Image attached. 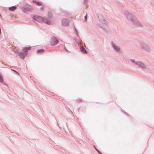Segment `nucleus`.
<instances>
[{"mask_svg": "<svg viewBox=\"0 0 154 154\" xmlns=\"http://www.w3.org/2000/svg\"><path fill=\"white\" fill-rule=\"evenodd\" d=\"M80 50L83 53H87V52L85 50V48L84 47L82 46L80 48Z\"/></svg>", "mask_w": 154, "mask_h": 154, "instance_id": "8", "label": "nucleus"}, {"mask_svg": "<svg viewBox=\"0 0 154 154\" xmlns=\"http://www.w3.org/2000/svg\"><path fill=\"white\" fill-rule=\"evenodd\" d=\"M0 82H3L2 78L0 75Z\"/></svg>", "mask_w": 154, "mask_h": 154, "instance_id": "13", "label": "nucleus"}, {"mask_svg": "<svg viewBox=\"0 0 154 154\" xmlns=\"http://www.w3.org/2000/svg\"><path fill=\"white\" fill-rule=\"evenodd\" d=\"M14 51H15L16 52H17L18 51L17 49H14Z\"/></svg>", "mask_w": 154, "mask_h": 154, "instance_id": "16", "label": "nucleus"}, {"mask_svg": "<svg viewBox=\"0 0 154 154\" xmlns=\"http://www.w3.org/2000/svg\"><path fill=\"white\" fill-rule=\"evenodd\" d=\"M38 53H43L44 51V50L42 49L38 50L37 51Z\"/></svg>", "mask_w": 154, "mask_h": 154, "instance_id": "11", "label": "nucleus"}, {"mask_svg": "<svg viewBox=\"0 0 154 154\" xmlns=\"http://www.w3.org/2000/svg\"><path fill=\"white\" fill-rule=\"evenodd\" d=\"M48 16L49 17L51 18L52 17V14L51 13L49 12L48 13Z\"/></svg>", "mask_w": 154, "mask_h": 154, "instance_id": "12", "label": "nucleus"}, {"mask_svg": "<svg viewBox=\"0 0 154 154\" xmlns=\"http://www.w3.org/2000/svg\"><path fill=\"white\" fill-rule=\"evenodd\" d=\"M77 101H78V102H82V100H80V99H79H79H78V100H77Z\"/></svg>", "mask_w": 154, "mask_h": 154, "instance_id": "15", "label": "nucleus"}, {"mask_svg": "<svg viewBox=\"0 0 154 154\" xmlns=\"http://www.w3.org/2000/svg\"><path fill=\"white\" fill-rule=\"evenodd\" d=\"M113 46L115 48V49L117 51H119V48L118 47H117V46H116L115 44H113Z\"/></svg>", "mask_w": 154, "mask_h": 154, "instance_id": "10", "label": "nucleus"}, {"mask_svg": "<svg viewBox=\"0 0 154 154\" xmlns=\"http://www.w3.org/2000/svg\"><path fill=\"white\" fill-rule=\"evenodd\" d=\"M27 54V53H26V52H23H23H21L19 54V55L21 58L23 59L26 56Z\"/></svg>", "mask_w": 154, "mask_h": 154, "instance_id": "4", "label": "nucleus"}, {"mask_svg": "<svg viewBox=\"0 0 154 154\" xmlns=\"http://www.w3.org/2000/svg\"><path fill=\"white\" fill-rule=\"evenodd\" d=\"M16 8L17 7L16 6H13L12 7H9L8 9L10 11H14L16 9Z\"/></svg>", "mask_w": 154, "mask_h": 154, "instance_id": "6", "label": "nucleus"}, {"mask_svg": "<svg viewBox=\"0 0 154 154\" xmlns=\"http://www.w3.org/2000/svg\"><path fill=\"white\" fill-rule=\"evenodd\" d=\"M58 41L57 40L56 38L54 37L52 38L51 41V43L52 45H55L58 43Z\"/></svg>", "mask_w": 154, "mask_h": 154, "instance_id": "3", "label": "nucleus"}, {"mask_svg": "<svg viewBox=\"0 0 154 154\" xmlns=\"http://www.w3.org/2000/svg\"><path fill=\"white\" fill-rule=\"evenodd\" d=\"M138 65L140 66L141 67L143 68H145V65L143 63H141L140 62H139L137 64Z\"/></svg>", "mask_w": 154, "mask_h": 154, "instance_id": "9", "label": "nucleus"}, {"mask_svg": "<svg viewBox=\"0 0 154 154\" xmlns=\"http://www.w3.org/2000/svg\"><path fill=\"white\" fill-rule=\"evenodd\" d=\"M85 20H86V17H87V16H85Z\"/></svg>", "mask_w": 154, "mask_h": 154, "instance_id": "17", "label": "nucleus"}, {"mask_svg": "<svg viewBox=\"0 0 154 154\" xmlns=\"http://www.w3.org/2000/svg\"><path fill=\"white\" fill-rule=\"evenodd\" d=\"M31 7V6L30 5H26L22 7V10L24 12H26L27 11H29Z\"/></svg>", "mask_w": 154, "mask_h": 154, "instance_id": "2", "label": "nucleus"}, {"mask_svg": "<svg viewBox=\"0 0 154 154\" xmlns=\"http://www.w3.org/2000/svg\"><path fill=\"white\" fill-rule=\"evenodd\" d=\"M37 19L38 21H42L47 24H51L50 21L46 19L43 18L39 16L37 17Z\"/></svg>", "mask_w": 154, "mask_h": 154, "instance_id": "1", "label": "nucleus"}, {"mask_svg": "<svg viewBox=\"0 0 154 154\" xmlns=\"http://www.w3.org/2000/svg\"><path fill=\"white\" fill-rule=\"evenodd\" d=\"M32 2L33 3H35L38 6H41L42 5V3L39 2H37L34 0L32 1Z\"/></svg>", "mask_w": 154, "mask_h": 154, "instance_id": "7", "label": "nucleus"}, {"mask_svg": "<svg viewBox=\"0 0 154 154\" xmlns=\"http://www.w3.org/2000/svg\"><path fill=\"white\" fill-rule=\"evenodd\" d=\"M31 49V47L30 46L25 47L23 49V52H26V53H27L28 51L30 50Z\"/></svg>", "mask_w": 154, "mask_h": 154, "instance_id": "5", "label": "nucleus"}, {"mask_svg": "<svg viewBox=\"0 0 154 154\" xmlns=\"http://www.w3.org/2000/svg\"><path fill=\"white\" fill-rule=\"evenodd\" d=\"M68 23H67V24H66L64 23H63V25L65 26H66V25H68Z\"/></svg>", "mask_w": 154, "mask_h": 154, "instance_id": "14", "label": "nucleus"}]
</instances>
